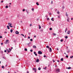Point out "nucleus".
I'll list each match as a JSON object with an SVG mask.
<instances>
[{"label":"nucleus","instance_id":"nucleus-49","mask_svg":"<svg viewBox=\"0 0 73 73\" xmlns=\"http://www.w3.org/2000/svg\"><path fill=\"white\" fill-rule=\"evenodd\" d=\"M53 35H56V34L55 33H54Z\"/></svg>","mask_w":73,"mask_h":73},{"label":"nucleus","instance_id":"nucleus-10","mask_svg":"<svg viewBox=\"0 0 73 73\" xmlns=\"http://www.w3.org/2000/svg\"><path fill=\"white\" fill-rule=\"evenodd\" d=\"M70 31H68L67 32L68 34H70Z\"/></svg>","mask_w":73,"mask_h":73},{"label":"nucleus","instance_id":"nucleus-27","mask_svg":"<svg viewBox=\"0 0 73 73\" xmlns=\"http://www.w3.org/2000/svg\"><path fill=\"white\" fill-rule=\"evenodd\" d=\"M3 38V36H0V38Z\"/></svg>","mask_w":73,"mask_h":73},{"label":"nucleus","instance_id":"nucleus-6","mask_svg":"<svg viewBox=\"0 0 73 73\" xmlns=\"http://www.w3.org/2000/svg\"><path fill=\"white\" fill-rule=\"evenodd\" d=\"M34 53L35 54V56H37V54L36 52H34Z\"/></svg>","mask_w":73,"mask_h":73},{"label":"nucleus","instance_id":"nucleus-17","mask_svg":"<svg viewBox=\"0 0 73 73\" xmlns=\"http://www.w3.org/2000/svg\"><path fill=\"white\" fill-rule=\"evenodd\" d=\"M64 41V40L63 39H61L60 40L61 42H62Z\"/></svg>","mask_w":73,"mask_h":73},{"label":"nucleus","instance_id":"nucleus-54","mask_svg":"<svg viewBox=\"0 0 73 73\" xmlns=\"http://www.w3.org/2000/svg\"><path fill=\"white\" fill-rule=\"evenodd\" d=\"M28 38L29 39V38H30V37L28 36Z\"/></svg>","mask_w":73,"mask_h":73},{"label":"nucleus","instance_id":"nucleus-20","mask_svg":"<svg viewBox=\"0 0 73 73\" xmlns=\"http://www.w3.org/2000/svg\"><path fill=\"white\" fill-rule=\"evenodd\" d=\"M33 47L34 48H36V46H33Z\"/></svg>","mask_w":73,"mask_h":73},{"label":"nucleus","instance_id":"nucleus-11","mask_svg":"<svg viewBox=\"0 0 73 73\" xmlns=\"http://www.w3.org/2000/svg\"><path fill=\"white\" fill-rule=\"evenodd\" d=\"M11 25H12V24H11L10 25H9V26H10V27H11V28H12V27H13V26H11Z\"/></svg>","mask_w":73,"mask_h":73},{"label":"nucleus","instance_id":"nucleus-38","mask_svg":"<svg viewBox=\"0 0 73 73\" xmlns=\"http://www.w3.org/2000/svg\"><path fill=\"white\" fill-rule=\"evenodd\" d=\"M65 38H68V36H66L65 37Z\"/></svg>","mask_w":73,"mask_h":73},{"label":"nucleus","instance_id":"nucleus-13","mask_svg":"<svg viewBox=\"0 0 73 73\" xmlns=\"http://www.w3.org/2000/svg\"><path fill=\"white\" fill-rule=\"evenodd\" d=\"M9 26H7V27L8 29H10V28H9Z\"/></svg>","mask_w":73,"mask_h":73},{"label":"nucleus","instance_id":"nucleus-2","mask_svg":"<svg viewBox=\"0 0 73 73\" xmlns=\"http://www.w3.org/2000/svg\"><path fill=\"white\" fill-rule=\"evenodd\" d=\"M38 54H42V53L41 51H39L38 52Z\"/></svg>","mask_w":73,"mask_h":73},{"label":"nucleus","instance_id":"nucleus-41","mask_svg":"<svg viewBox=\"0 0 73 73\" xmlns=\"http://www.w3.org/2000/svg\"><path fill=\"white\" fill-rule=\"evenodd\" d=\"M7 33V32L5 31L4 32V33Z\"/></svg>","mask_w":73,"mask_h":73},{"label":"nucleus","instance_id":"nucleus-35","mask_svg":"<svg viewBox=\"0 0 73 73\" xmlns=\"http://www.w3.org/2000/svg\"><path fill=\"white\" fill-rule=\"evenodd\" d=\"M32 11H34V9L32 8Z\"/></svg>","mask_w":73,"mask_h":73},{"label":"nucleus","instance_id":"nucleus-22","mask_svg":"<svg viewBox=\"0 0 73 73\" xmlns=\"http://www.w3.org/2000/svg\"><path fill=\"white\" fill-rule=\"evenodd\" d=\"M25 51H27V48H25Z\"/></svg>","mask_w":73,"mask_h":73},{"label":"nucleus","instance_id":"nucleus-48","mask_svg":"<svg viewBox=\"0 0 73 73\" xmlns=\"http://www.w3.org/2000/svg\"><path fill=\"white\" fill-rule=\"evenodd\" d=\"M66 16H68V15L67 14H66Z\"/></svg>","mask_w":73,"mask_h":73},{"label":"nucleus","instance_id":"nucleus-3","mask_svg":"<svg viewBox=\"0 0 73 73\" xmlns=\"http://www.w3.org/2000/svg\"><path fill=\"white\" fill-rule=\"evenodd\" d=\"M8 43H9V40H7L5 42V44H8Z\"/></svg>","mask_w":73,"mask_h":73},{"label":"nucleus","instance_id":"nucleus-36","mask_svg":"<svg viewBox=\"0 0 73 73\" xmlns=\"http://www.w3.org/2000/svg\"><path fill=\"white\" fill-rule=\"evenodd\" d=\"M23 12H24V11H25V9H23Z\"/></svg>","mask_w":73,"mask_h":73},{"label":"nucleus","instance_id":"nucleus-21","mask_svg":"<svg viewBox=\"0 0 73 73\" xmlns=\"http://www.w3.org/2000/svg\"><path fill=\"white\" fill-rule=\"evenodd\" d=\"M61 61H63V58H62L61 59Z\"/></svg>","mask_w":73,"mask_h":73},{"label":"nucleus","instance_id":"nucleus-47","mask_svg":"<svg viewBox=\"0 0 73 73\" xmlns=\"http://www.w3.org/2000/svg\"><path fill=\"white\" fill-rule=\"evenodd\" d=\"M34 37L35 38L36 37V35H35V36H34Z\"/></svg>","mask_w":73,"mask_h":73},{"label":"nucleus","instance_id":"nucleus-44","mask_svg":"<svg viewBox=\"0 0 73 73\" xmlns=\"http://www.w3.org/2000/svg\"><path fill=\"white\" fill-rule=\"evenodd\" d=\"M51 4H53V1H51Z\"/></svg>","mask_w":73,"mask_h":73},{"label":"nucleus","instance_id":"nucleus-25","mask_svg":"<svg viewBox=\"0 0 73 73\" xmlns=\"http://www.w3.org/2000/svg\"><path fill=\"white\" fill-rule=\"evenodd\" d=\"M30 41H33V39H31Z\"/></svg>","mask_w":73,"mask_h":73},{"label":"nucleus","instance_id":"nucleus-40","mask_svg":"<svg viewBox=\"0 0 73 73\" xmlns=\"http://www.w3.org/2000/svg\"><path fill=\"white\" fill-rule=\"evenodd\" d=\"M66 57H67V58H68V55H66Z\"/></svg>","mask_w":73,"mask_h":73},{"label":"nucleus","instance_id":"nucleus-4","mask_svg":"<svg viewBox=\"0 0 73 73\" xmlns=\"http://www.w3.org/2000/svg\"><path fill=\"white\" fill-rule=\"evenodd\" d=\"M60 70L59 69H57L56 70V72H60Z\"/></svg>","mask_w":73,"mask_h":73},{"label":"nucleus","instance_id":"nucleus-23","mask_svg":"<svg viewBox=\"0 0 73 73\" xmlns=\"http://www.w3.org/2000/svg\"><path fill=\"white\" fill-rule=\"evenodd\" d=\"M46 48H49V46H46Z\"/></svg>","mask_w":73,"mask_h":73},{"label":"nucleus","instance_id":"nucleus-60","mask_svg":"<svg viewBox=\"0 0 73 73\" xmlns=\"http://www.w3.org/2000/svg\"><path fill=\"white\" fill-rule=\"evenodd\" d=\"M30 26H32V24H30Z\"/></svg>","mask_w":73,"mask_h":73},{"label":"nucleus","instance_id":"nucleus-33","mask_svg":"<svg viewBox=\"0 0 73 73\" xmlns=\"http://www.w3.org/2000/svg\"><path fill=\"white\" fill-rule=\"evenodd\" d=\"M57 13L58 14H59L60 13V12L59 11H58L57 12Z\"/></svg>","mask_w":73,"mask_h":73},{"label":"nucleus","instance_id":"nucleus-45","mask_svg":"<svg viewBox=\"0 0 73 73\" xmlns=\"http://www.w3.org/2000/svg\"><path fill=\"white\" fill-rule=\"evenodd\" d=\"M4 52H7V50H5Z\"/></svg>","mask_w":73,"mask_h":73},{"label":"nucleus","instance_id":"nucleus-14","mask_svg":"<svg viewBox=\"0 0 73 73\" xmlns=\"http://www.w3.org/2000/svg\"><path fill=\"white\" fill-rule=\"evenodd\" d=\"M10 32L11 33H12V32H13V29H11L10 30Z\"/></svg>","mask_w":73,"mask_h":73},{"label":"nucleus","instance_id":"nucleus-42","mask_svg":"<svg viewBox=\"0 0 73 73\" xmlns=\"http://www.w3.org/2000/svg\"><path fill=\"white\" fill-rule=\"evenodd\" d=\"M30 52H33V50H31Z\"/></svg>","mask_w":73,"mask_h":73},{"label":"nucleus","instance_id":"nucleus-37","mask_svg":"<svg viewBox=\"0 0 73 73\" xmlns=\"http://www.w3.org/2000/svg\"><path fill=\"white\" fill-rule=\"evenodd\" d=\"M2 68H4V66H2Z\"/></svg>","mask_w":73,"mask_h":73},{"label":"nucleus","instance_id":"nucleus-30","mask_svg":"<svg viewBox=\"0 0 73 73\" xmlns=\"http://www.w3.org/2000/svg\"><path fill=\"white\" fill-rule=\"evenodd\" d=\"M50 31H52V28H50Z\"/></svg>","mask_w":73,"mask_h":73},{"label":"nucleus","instance_id":"nucleus-9","mask_svg":"<svg viewBox=\"0 0 73 73\" xmlns=\"http://www.w3.org/2000/svg\"><path fill=\"white\" fill-rule=\"evenodd\" d=\"M49 50L50 52H52V48H49Z\"/></svg>","mask_w":73,"mask_h":73},{"label":"nucleus","instance_id":"nucleus-61","mask_svg":"<svg viewBox=\"0 0 73 73\" xmlns=\"http://www.w3.org/2000/svg\"><path fill=\"white\" fill-rule=\"evenodd\" d=\"M27 13H29L28 12V11H27Z\"/></svg>","mask_w":73,"mask_h":73},{"label":"nucleus","instance_id":"nucleus-15","mask_svg":"<svg viewBox=\"0 0 73 73\" xmlns=\"http://www.w3.org/2000/svg\"><path fill=\"white\" fill-rule=\"evenodd\" d=\"M36 4L37 5H39V3H38V2H36Z\"/></svg>","mask_w":73,"mask_h":73},{"label":"nucleus","instance_id":"nucleus-31","mask_svg":"<svg viewBox=\"0 0 73 73\" xmlns=\"http://www.w3.org/2000/svg\"><path fill=\"white\" fill-rule=\"evenodd\" d=\"M47 20H49V18H47Z\"/></svg>","mask_w":73,"mask_h":73},{"label":"nucleus","instance_id":"nucleus-52","mask_svg":"<svg viewBox=\"0 0 73 73\" xmlns=\"http://www.w3.org/2000/svg\"><path fill=\"white\" fill-rule=\"evenodd\" d=\"M71 20H73V18H72L71 19Z\"/></svg>","mask_w":73,"mask_h":73},{"label":"nucleus","instance_id":"nucleus-7","mask_svg":"<svg viewBox=\"0 0 73 73\" xmlns=\"http://www.w3.org/2000/svg\"><path fill=\"white\" fill-rule=\"evenodd\" d=\"M68 30V28H66L65 31V33H66V31H67V30Z\"/></svg>","mask_w":73,"mask_h":73},{"label":"nucleus","instance_id":"nucleus-39","mask_svg":"<svg viewBox=\"0 0 73 73\" xmlns=\"http://www.w3.org/2000/svg\"><path fill=\"white\" fill-rule=\"evenodd\" d=\"M41 27L40 26L39 27V29H41Z\"/></svg>","mask_w":73,"mask_h":73},{"label":"nucleus","instance_id":"nucleus-18","mask_svg":"<svg viewBox=\"0 0 73 73\" xmlns=\"http://www.w3.org/2000/svg\"><path fill=\"white\" fill-rule=\"evenodd\" d=\"M8 24L9 25H11V24H12L11 23H9Z\"/></svg>","mask_w":73,"mask_h":73},{"label":"nucleus","instance_id":"nucleus-59","mask_svg":"<svg viewBox=\"0 0 73 73\" xmlns=\"http://www.w3.org/2000/svg\"><path fill=\"white\" fill-rule=\"evenodd\" d=\"M49 45L50 46L52 45V44H50Z\"/></svg>","mask_w":73,"mask_h":73},{"label":"nucleus","instance_id":"nucleus-64","mask_svg":"<svg viewBox=\"0 0 73 73\" xmlns=\"http://www.w3.org/2000/svg\"><path fill=\"white\" fill-rule=\"evenodd\" d=\"M27 73H29V72L27 71Z\"/></svg>","mask_w":73,"mask_h":73},{"label":"nucleus","instance_id":"nucleus-26","mask_svg":"<svg viewBox=\"0 0 73 73\" xmlns=\"http://www.w3.org/2000/svg\"><path fill=\"white\" fill-rule=\"evenodd\" d=\"M18 17L19 18L20 17V15H18Z\"/></svg>","mask_w":73,"mask_h":73},{"label":"nucleus","instance_id":"nucleus-43","mask_svg":"<svg viewBox=\"0 0 73 73\" xmlns=\"http://www.w3.org/2000/svg\"><path fill=\"white\" fill-rule=\"evenodd\" d=\"M70 58H73V56H70Z\"/></svg>","mask_w":73,"mask_h":73},{"label":"nucleus","instance_id":"nucleus-12","mask_svg":"<svg viewBox=\"0 0 73 73\" xmlns=\"http://www.w3.org/2000/svg\"><path fill=\"white\" fill-rule=\"evenodd\" d=\"M36 62H39V59H37L36 60Z\"/></svg>","mask_w":73,"mask_h":73},{"label":"nucleus","instance_id":"nucleus-16","mask_svg":"<svg viewBox=\"0 0 73 73\" xmlns=\"http://www.w3.org/2000/svg\"><path fill=\"white\" fill-rule=\"evenodd\" d=\"M47 67L46 66L44 68H43L44 69H46L47 68Z\"/></svg>","mask_w":73,"mask_h":73},{"label":"nucleus","instance_id":"nucleus-5","mask_svg":"<svg viewBox=\"0 0 73 73\" xmlns=\"http://www.w3.org/2000/svg\"><path fill=\"white\" fill-rule=\"evenodd\" d=\"M15 33L16 35H19V32L18 31H16L15 32Z\"/></svg>","mask_w":73,"mask_h":73},{"label":"nucleus","instance_id":"nucleus-63","mask_svg":"<svg viewBox=\"0 0 73 73\" xmlns=\"http://www.w3.org/2000/svg\"><path fill=\"white\" fill-rule=\"evenodd\" d=\"M46 17H48V16H47V15H46Z\"/></svg>","mask_w":73,"mask_h":73},{"label":"nucleus","instance_id":"nucleus-53","mask_svg":"<svg viewBox=\"0 0 73 73\" xmlns=\"http://www.w3.org/2000/svg\"><path fill=\"white\" fill-rule=\"evenodd\" d=\"M57 62H60V61H59V60H58L57 61Z\"/></svg>","mask_w":73,"mask_h":73},{"label":"nucleus","instance_id":"nucleus-62","mask_svg":"<svg viewBox=\"0 0 73 73\" xmlns=\"http://www.w3.org/2000/svg\"><path fill=\"white\" fill-rule=\"evenodd\" d=\"M55 11H57V9H56Z\"/></svg>","mask_w":73,"mask_h":73},{"label":"nucleus","instance_id":"nucleus-46","mask_svg":"<svg viewBox=\"0 0 73 73\" xmlns=\"http://www.w3.org/2000/svg\"><path fill=\"white\" fill-rule=\"evenodd\" d=\"M58 17L59 18H60V16H58Z\"/></svg>","mask_w":73,"mask_h":73},{"label":"nucleus","instance_id":"nucleus-1","mask_svg":"<svg viewBox=\"0 0 73 73\" xmlns=\"http://www.w3.org/2000/svg\"><path fill=\"white\" fill-rule=\"evenodd\" d=\"M6 50H7V51L8 52V53H9V52H10L12 50L11 49L9 48V50L8 49H6Z\"/></svg>","mask_w":73,"mask_h":73},{"label":"nucleus","instance_id":"nucleus-58","mask_svg":"<svg viewBox=\"0 0 73 73\" xmlns=\"http://www.w3.org/2000/svg\"><path fill=\"white\" fill-rule=\"evenodd\" d=\"M44 57H46V56L45 55H44Z\"/></svg>","mask_w":73,"mask_h":73},{"label":"nucleus","instance_id":"nucleus-29","mask_svg":"<svg viewBox=\"0 0 73 73\" xmlns=\"http://www.w3.org/2000/svg\"><path fill=\"white\" fill-rule=\"evenodd\" d=\"M64 8H65V7L64 6H63L62 7V9H64Z\"/></svg>","mask_w":73,"mask_h":73},{"label":"nucleus","instance_id":"nucleus-57","mask_svg":"<svg viewBox=\"0 0 73 73\" xmlns=\"http://www.w3.org/2000/svg\"><path fill=\"white\" fill-rule=\"evenodd\" d=\"M67 53H69V51H67Z\"/></svg>","mask_w":73,"mask_h":73},{"label":"nucleus","instance_id":"nucleus-51","mask_svg":"<svg viewBox=\"0 0 73 73\" xmlns=\"http://www.w3.org/2000/svg\"><path fill=\"white\" fill-rule=\"evenodd\" d=\"M57 50H58V48H57Z\"/></svg>","mask_w":73,"mask_h":73},{"label":"nucleus","instance_id":"nucleus-55","mask_svg":"<svg viewBox=\"0 0 73 73\" xmlns=\"http://www.w3.org/2000/svg\"><path fill=\"white\" fill-rule=\"evenodd\" d=\"M1 3H3V0H2V1H1Z\"/></svg>","mask_w":73,"mask_h":73},{"label":"nucleus","instance_id":"nucleus-34","mask_svg":"<svg viewBox=\"0 0 73 73\" xmlns=\"http://www.w3.org/2000/svg\"><path fill=\"white\" fill-rule=\"evenodd\" d=\"M52 61H53V62H55V61L54 60H52Z\"/></svg>","mask_w":73,"mask_h":73},{"label":"nucleus","instance_id":"nucleus-19","mask_svg":"<svg viewBox=\"0 0 73 73\" xmlns=\"http://www.w3.org/2000/svg\"><path fill=\"white\" fill-rule=\"evenodd\" d=\"M6 8H8V6H6L5 7Z\"/></svg>","mask_w":73,"mask_h":73},{"label":"nucleus","instance_id":"nucleus-28","mask_svg":"<svg viewBox=\"0 0 73 73\" xmlns=\"http://www.w3.org/2000/svg\"><path fill=\"white\" fill-rule=\"evenodd\" d=\"M53 19H54V18H52L51 19V20H52V21H54V20H53Z\"/></svg>","mask_w":73,"mask_h":73},{"label":"nucleus","instance_id":"nucleus-24","mask_svg":"<svg viewBox=\"0 0 73 73\" xmlns=\"http://www.w3.org/2000/svg\"><path fill=\"white\" fill-rule=\"evenodd\" d=\"M71 69V68L70 67H69L68 68V69Z\"/></svg>","mask_w":73,"mask_h":73},{"label":"nucleus","instance_id":"nucleus-8","mask_svg":"<svg viewBox=\"0 0 73 73\" xmlns=\"http://www.w3.org/2000/svg\"><path fill=\"white\" fill-rule=\"evenodd\" d=\"M69 20H70L69 18H67V21H68V22H69Z\"/></svg>","mask_w":73,"mask_h":73},{"label":"nucleus","instance_id":"nucleus-50","mask_svg":"<svg viewBox=\"0 0 73 73\" xmlns=\"http://www.w3.org/2000/svg\"><path fill=\"white\" fill-rule=\"evenodd\" d=\"M25 38H26V35H25L24 36Z\"/></svg>","mask_w":73,"mask_h":73},{"label":"nucleus","instance_id":"nucleus-56","mask_svg":"<svg viewBox=\"0 0 73 73\" xmlns=\"http://www.w3.org/2000/svg\"><path fill=\"white\" fill-rule=\"evenodd\" d=\"M1 45H3V43H1Z\"/></svg>","mask_w":73,"mask_h":73},{"label":"nucleus","instance_id":"nucleus-32","mask_svg":"<svg viewBox=\"0 0 73 73\" xmlns=\"http://www.w3.org/2000/svg\"><path fill=\"white\" fill-rule=\"evenodd\" d=\"M38 70H41V68H38Z\"/></svg>","mask_w":73,"mask_h":73}]
</instances>
